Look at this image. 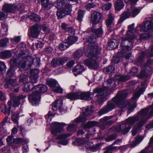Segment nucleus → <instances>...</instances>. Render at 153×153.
I'll return each mask as SVG.
<instances>
[{
  "label": "nucleus",
  "mask_w": 153,
  "mask_h": 153,
  "mask_svg": "<svg viewBox=\"0 0 153 153\" xmlns=\"http://www.w3.org/2000/svg\"><path fill=\"white\" fill-rule=\"evenodd\" d=\"M78 37L75 36H70L65 40L67 44L68 45V46L74 44L78 40Z\"/></svg>",
  "instance_id": "32"
},
{
  "label": "nucleus",
  "mask_w": 153,
  "mask_h": 153,
  "mask_svg": "<svg viewBox=\"0 0 153 153\" xmlns=\"http://www.w3.org/2000/svg\"><path fill=\"white\" fill-rule=\"evenodd\" d=\"M18 58L22 57L25 58L26 57L27 54L26 53V52L24 51H20L19 53L16 54Z\"/></svg>",
  "instance_id": "52"
},
{
  "label": "nucleus",
  "mask_w": 153,
  "mask_h": 153,
  "mask_svg": "<svg viewBox=\"0 0 153 153\" xmlns=\"http://www.w3.org/2000/svg\"><path fill=\"white\" fill-rule=\"evenodd\" d=\"M111 3H108L103 5L102 6V9L105 10H108L111 8Z\"/></svg>",
  "instance_id": "64"
},
{
  "label": "nucleus",
  "mask_w": 153,
  "mask_h": 153,
  "mask_svg": "<svg viewBox=\"0 0 153 153\" xmlns=\"http://www.w3.org/2000/svg\"><path fill=\"white\" fill-rule=\"evenodd\" d=\"M151 37V34L149 33H144L140 35L139 39L142 40L144 39H148Z\"/></svg>",
  "instance_id": "47"
},
{
  "label": "nucleus",
  "mask_w": 153,
  "mask_h": 153,
  "mask_svg": "<svg viewBox=\"0 0 153 153\" xmlns=\"http://www.w3.org/2000/svg\"><path fill=\"white\" fill-rule=\"evenodd\" d=\"M7 104L9 105V107L7 108L5 104L4 103H1L0 105V108L1 112L5 114H7L8 116H9L11 108V102L8 101Z\"/></svg>",
  "instance_id": "21"
},
{
  "label": "nucleus",
  "mask_w": 153,
  "mask_h": 153,
  "mask_svg": "<svg viewBox=\"0 0 153 153\" xmlns=\"http://www.w3.org/2000/svg\"><path fill=\"white\" fill-rule=\"evenodd\" d=\"M15 70L13 67H10L7 72V77H12L15 74Z\"/></svg>",
  "instance_id": "38"
},
{
  "label": "nucleus",
  "mask_w": 153,
  "mask_h": 153,
  "mask_svg": "<svg viewBox=\"0 0 153 153\" xmlns=\"http://www.w3.org/2000/svg\"><path fill=\"white\" fill-rule=\"evenodd\" d=\"M31 90L32 94L29 96V101L33 105H36L40 100L41 95L47 90V87L45 85L39 84L33 86Z\"/></svg>",
  "instance_id": "6"
},
{
  "label": "nucleus",
  "mask_w": 153,
  "mask_h": 153,
  "mask_svg": "<svg viewBox=\"0 0 153 153\" xmlns=\"http://www.w3.org/2000/svg\"><path fill=\"white\" fill-rule=\"evenodd\" d=\"M12 55V53L9 51H4L0 53V56L3 59L9 58Z\"/></svg>",
  "instance_id": "37"
},
{
  "label": "nucleus",
  "mask_w": 153,
  "mask_h": 153,
  "mask_svg": "<svg viewBox=\"0 0 153 153\" xmlns=\"http://www.w3.org/2000/svg\"><path fill=\"white\" fill-rule=\"evenodd\" d=\"M65 97L71 100L79 99L78 92H71L68 94Z\"/></svg>",
  "instance_id": "28"
},
{
  "label": "nucleus",
  "mask_w": 153,
  "mask_h": 153,
  "mask_svg": "<svg viewBox=\"0 0 153 153\" xmlns=\"http://www.w3.org/2000/svg\"><path fill=\"white\" fill-rule=\"evenodd\" d=\"M40 31L41 29L39 25L35 24L31 27V35L33 38H37Z\"/></svg>",
  "instance_id": "22"
},
{
  "label": "nucleus",
  "mask_w": 153,
  "mask_h": 153,
  "mask_svg": "<svg viewBox=\"0 0 153 153\" xmlns=\"http://www.w3.org/2000/svg\"><path fill=\"white\" fill-rule=\"evenodd\" d=\"M25 141L24 139L21 138H17L13 140V143L14 145L16 146L15 149H16L20 144L25 143Z\"/></svg>",
  "instance_id": "40"
},
{
  "label": "nucleus",
  "mask_w": 153,
  "mask_h": 153,
  "mask_svg": "<svg viewBox=\"0 0 153 153\" xmlns=\"http://www.w3.org/2000/svg\"><path fill=\"white\" fill-rule=\"evenodd\" d=\"M93 109L94 107L92 106H87L86 108H83V114L75 119L74 121L76 123L85 122L91 115L94 110Z\"/></svg>",
  "instance_id": "8"
},
{
  "label": "nucleus",
  "mask_w": 153,
  "mask_h": 153,
  "mask_svg": "<svg viewBox=\"0 0 153 153\" xmlns=\"http://www.w3.org/2000/svg\"><path fill=\"white\" fill-rule=\"evenodd\" d=\"M83 51L81 49H78L73 54V57L75 59L79 58L83 54Z\"/></svg>",
  "instance_id": "45"
},
{
  "label": "nucleus",
  "mask_w": 153,
  "mask_h": 153,
  "mask_svg": "<svg viewBox=\"0 0 153 153\" xmlns=\"http://www.w3.org/2000/svg\"><path fill=\"white\" fill-rule=\"evenodd\" d=\"M127 93L126 91H119L117 95L112 99L114 102H109L104 108L101 109L99 112L100 116L107 113L114 109L115 107L114 103L118 105L119 107L122 110H125L128 108V113L130 114L137 107V104L135 103L131 106L129 102L123 100L126 97Z\"/></svg>",
  "instance_id": "1"
},
{
  "label": "nucleus",
  "mask_w": 153,
  "mask_h": 153,
  "mask_svg": "<svg viewBox=\"0 0 153 153\" xmlns=\"http://www.w3.org/2000/svg\"><path fill=\"white\" fill-rule=\"evenodd\" d=\"M8 80L11 85L14 87L17 85V79H10Z\"/></svg>",
  "instance_id": "63"
},
{
  "label": "nucleus",
  "mask_w": 153,
  "mask_h": 153,
  "mask_svg": "<svg viewBox=\"0 0 153 153\" xmlns=\"http://www.w3.org/2000/svg\"><path fill=\"white\" fill-rule=\"evenodd\" d=\"M134 27V24L129 25L128 26V30L127 32V35H130L128 36L127 39L126 38H121L122 42L120 45L121 48V53L122 56L124 55V53L131 50L133 47V44L134 43L135 37L134 36L130 35V34L132 32Z\"/></svg>",
  "instance_id": "5"
},
{
  "label": "nucleus",
  "mask_w": 153,
  "mask_h": 153,
  "mask_svg": "<svg viewBox=\"0 0 153 153\" xmlns=\"http://www.w3.org/2000/svg\"><path fill=\"white\" fill-rule=\"evenodd\" d=\"M91 31L93 33H94L96 37H98L101 36L103 34V30L101 26H100V27L97 29L92 28Z\"/></svg>",
  "instance_id": "26"
},
{
  "label": "nucleus",
  "mask_w": 153,
  "mask_h": 153,
  "mask_svg": "<svg viewBox=\"0 0 153 153\" xmlns=\"http://www.w3.org/2000/svg\"><path fill=\"white\" fill-rule=\"evenodd\" d=\"M115 66L114 65H111L107 67L106 70V72L107 73H114L115 71Z\"/></svg>",
  "instance_id": "55"
},
{
  "label": "nucleus",
  "mask_w": 153,
  "mask_h": 153,
  "mask_svg": "<svg viewBox=\"0 0 153 153\" xmlns=\"http://www.w3.org/2000/svg\"><path fill=\"white\" fill-rule=\"evenodd\" d=\"M12 120L14 123L16 124L18 126V116L17 114H13L12 117Z\"/></svg>",
  "instance_id": "56"
},
{
  "label": "nucleus",
  "mask_w": 153,
  "mask_h": 153,
  "mask_svg": "<svg viewBox=\"0 0 153 153\" xmlns=\"http://www.w3.org/2000/svg\"><path fill=\"white\" fill-rule=\"evenodd\" d=\"M35 60L34 58L29 56L19 61L17 66L19 70L22 71H26L27 68H30L34 64Z\"/></svg>",
  "instance_id": "9"
},
{
  "label": "nucleus",
  "mask_w": 153,
  "mask_h": 153,
  "mask_svg": "<svg viewBox=\"0 0 153 153\" xmlns=\"http://www.w3.org/2000/svg\"><path fill=\"white\" fill-rule=\"evenodd\" d=\"M108 91V89L107 87H97L93 89V92L89 91L78 92L79 99L89 101L93 98L94 95L96 94L94 96V99L92 102L95 103L96 105L100 104L106 100V96L107 94Z\"/></svg>",
  "instance_id": "2"
},
{
  "label": "nucleus",
  "mask_w": 153,
  "mask_h": 153,
  "mask_svg": "<svg viewBox=\"0 0 153 153\" xmlns=\"http://www.w3.org/2000/svg\"><path fill=\"white\" fill-rule=\"evenodd\" d=\"M84 139L79 138L76 140L74 141L73 143V144L74 145H78L84 143Z\"/></svg>",
  "instance_id": "50"
},
{
  "label": "nucleus",
  "mask_w": 153,
  "mask_h": 153,
  "mask_svg": "<svg viewBox=\"0 0 153 153\" xmlns=\"http://www.w3.org/2000/svg\"><path fill=\"white\" fill-rule=\"evenodd\" d=\"M42 5L45 9H48L50 8L51 4L49 0H40Z\"/></svg>",
  "instance_id": "42"
},
{
  "label": "nucleus",
  "mask_w": 153,
  "mask_h": 153,
  "mask_svg": "<svg viewBox=\"0 0 153 153\" xmlns=\"http://www.w3.org/2000/svg\"><path fill=\"white\" fill-rule=\"evenodd\" d=\"M85 11L84 10H78L77 19L80 22L82 21L83 18L85 14Z\"/></svg>",
  "instance_id": "41"
},
{
  "label": "nucleus",
  "mask_w": 153,
  "mask_h": 153,
  "mask_svg": "<svg viewBox=\"0 0 153 153\" xmlns=\"http://www.w3.org/2000/svg\"><path fill=\"white\" fill-rule=\"evenodd\" d=\"M148 72L145 70L144 69H142L139 75V77L140 78H144L146 77L148 75Z\"/></svg>",
  "instance_id": "48"
},
{
  "label": "nucleus",
  "mask_w": 153,
  "mask_h": 153,
  "mask_svg": "<svg viewBox=\"0 0 153 153\" xmlns=\"http://www.w3.org/2000/svg\"><path fill=\"white\" fill-rule=\"evenodd\" d=\"M122 139H118L114 141L113 143L109 146L106 148V149L104 153H111V151H113L116 149L117 147L113 146L115 144L119 145L120 143L122 142Z\"/></svg>",
  "instance_id": "23"
},
{
  "label": "nucleus",
  "mask_w": 153,
  "mask_h": 153,
  "mask_svg": "<svg viewBox=\"0 0 153 153\" xmlns=\"http://www.w3.org/2000/svg\"><path fill=\"white\" fill-rule=\"evenodd\" d=\"M139 119V117L137 115L129 117L126 120L125 123L117 126L115 130L121 134H125L129 132L131 128V127L129 125L134 124Z\"/></svg>",
  "instance_id": "7"
},
{
  "label": "nucleus",
  "mask_w": 153,
  "mask_h": 153,
  "mask_svg": "<svg viewBox=\"0 0 153 153\" xmlns=\"http://www.w3.org/2000/svg\"><path fill=\"white\" fill-rule=\"evenodd\" d=\"M141 32H149L153 31V20L150 19L146 20L139 26Z\"/></svg>",
  "instance_id": "12"
},
{
  "label": "nucleus",
  "mask_w": 153,
  "mask_h": 153,
  "mask_svg": "<svg viewBox=\"0 0 153 153\" xmlns=\"http://www.w3.org/2000/svg\"><path fill=\"white\" fill-rule=\"evenodd\" d=\"M71 11V5L69 4H66L61 9H58L56 15L59 18L62 19L67 15H70Z\"/></svg>",
  "instance_id": "11"
},
{
  "label": "nucleus",
  "mask_w": 153,
  "mask_h": 153,
  "mask_svg": "<svg viewBox=\"0 0 153 153\" xmlns=\"http://www.w3.org/2000/svg\"><path fill=\"white\" fill-rule=\"evenodd\" d=\"M85 70L84 67L80 65H76L73 70L74 74L76 76V74H80Z\"/></svg>",
  "instance_id": "29"
},
{
  "label": "nucleus",
  "mask_w": 153,
  "mask_h": 153,
  "mask_svg": "<svg viewBox=\"0 0 153 153\" xmlns=\"http://www.w3.org/2000/svg\"><path fill=\"white\" fill-rule=\"evenodd\" d=\"M83 40L89 42L85 55L89 57L98 59L101 56V48L96 42V37L94 35L91 34L90 36L83 38Z\"/></svg>",
  "instance_id": "4"
},
{
  "label": "nucleus",
  "mask_w": 153,
  "mask_h": 153,
  "mask_svg": "<svg viewBox=\"0 0 153 153\" xmlns=\"http://www.w3.org/2000/svg\"><path fill=\"white\" fill-rule=\"evenodd\" d=\"M51 125L53 128L52 133L54 136H56L58 133L62 131L63 127L66 124L64 123L54 122L52 123Z\"/></svg>",
  "instance_id": "14"
},
{
  "label": "nucleus",
  "mask_w": 153,
  "mask_h": 153,
  "mask_svg": "<svg viewBox=\"0 0 153 153\" xmlns=\"http://www.w3.org/2000/svg\"><path fill=\"white\" fill-rule=\"evenodd\" d=\"M28 17L30 20L36 22H39L41 19V17L33 13H29Z\"/></svg>",
  "instance_id": "27"
},
{
  "label": "nucleus",
  "mask_w": 153,
  "mask_h": 153,
  "mask_svg": "<svg viewBox=\"0 0 153 153\" xmlns=\"http://www.w3.org/2000/svg\"><path fill=\"white\" fill-rule=\"evenodd\" d=\"M114 78L115 79L120 82H125L130 79V77L128 75H117L115 76Z\"/></svg>",
  "instance_id": "33"
},
{
  "label": "nucleus",
  "mask_w": 153,
  "mask_h": 153,
  "mask_svg": "<svg viewBox=\"0 0 153 153\" xmlns=\"http://www.w3.org/2000/svg\"><path fill=\"white\" fill-rule=\"evenodd\" d=\"M145 89L144 88H140L138 91L136 92L132 96V98L133 100L138 99L140 96L141 93L144 92Z\"/></svg>",
  "instance_id": "36"
},
{
  "label": "nucleus",
  "mask_w": 153,
  "mask_h": 153,
  "mask_svg": "<svg viewBox=\"0 0 153 153\" xmlns=\"http://www.w3.org/2000/svg\"><path fill=\"white\" fill-rule=\"evenodd\" d=\"M102 15L99 12L93 11L91 14V16L89 18L90 22L93 25L98 23L102 19Z\"/></svg>",
  "instance_id": "13"
},
{
  "label": "nucleus",
  "mask_w": 153,
  "mask_h": 153,
  "mask_svg": "<svg viewBox=\"0 0 153 153\" xmlns=\"http://www.w3.org/2000/svg\"><path fill=\"white\" fill-rule=\"evenodd\" d=\"M46 82L47 84L51 88L53 92L58 93H62V89L59 86L57 82L55 80H48Z\"/></svg>",
  "instance_id": "15"
},
{
  "label": "nucleus",
  "mask_w": 153,
  "mask_h": 153,
  "mask_svg": "<svg viewBox=\"0 0 153 153\" xmlns=\"http://www.w3.org/2000/svg\"><path fill=\"white\" fill-rule=\"evenodd\" d=\"M151 95L153 97V93L151 94ZM138 114L140 117H142V119L137 123L132 129V134L134 136L142 129L143 125L148 120L151 116H153V103L149 107L142 109L138 112Z\"/></svg>",
  "instance_id": "3"
},
{
  "label": "nucleus",
  "mask_w": 153,
  "mask_h": 153,
  "mask_svg": "<svg viewBox=\"0 0 153 153\" xmlns=\"http://www.w3.org/2000/svg\"><path fill=\"white\" fill-rule=\"evenodd\" d=\"M119 43L117 40L113 39L110 41L109 44V47L111 49H113L117 48Z\"/></svg>",
  "instance_id": "35"
},
{
  "label": "nucleus",
  "mask_w": 153,
  "mask_h": 153,
  "mask_svg": "<svg viewBox=\"0 0 153 153\" xmlns=\"http://www.w3.org/2000/svg\"><path fill=\"white\" fill-rule=\"evenodd\" d=\"M130 12L131 16L132 17H135L138 15L140 11V9L138 8H135L132 9H130Z\"/></svg>",
  "instance_id": "43"
},
{
  "label": "nucleus",
  "mask_w": 153,
  "mask_h": 153,
  "mask_svg": "<svg viewBox=\"0 0 153 153\" xmlns=\"http://www.w3.org/2000/svg\"><path fill=\"white\" fill-rule=\"evenodd\" d=\"M18 59L16 58H13L10 60V64L11 65L10 67H17L18 65L17 62Z\"/></svg>",
  "instance_id": "51"
},
{
  "label": "nucleus",
  "mask_w": 153,
  "mask_h": 153,
  "mask_svg": "<svg viewBox=\"0 0 153 153\" xmlns=\"http://www.w3.org/2000/svg\"><path fill=\"white\" fill-rule=\"evenodd\" d=\"M144 137L142 136H137L135 139V140L133 141L131 144V146L132 147H134L137 144L139 143L143 139Z\"/></svg>",
  "instance_id": "39"
},
{
  "label": "nucleus",
  "mask_w": 153,
  "mask_h": 153,
  "mask_svg": "<svg viewBox=\"0 0 153 153\" xmlns=\"http://www.w3.org/2000/svg\"><path fill=\"white\" fill-rule=\"evenodd\" d=\"M62 101L61 99H58L53 102L51 105V110L46 115L45 118L47 119H49L51 116L54 115L55 113L54 112L56 111L58 108L60 112L62 111Z\"/></svg>",
  "instance_id": "10"
},
{
  "label": "nucleus",
  "mask_w": 153,
  "mask_h": 153,
  "mask_svg": "<svg viewBox=\"0 0 153 153\" xmlns=\"http://www.w3.org/2000/svg\"><path fill=\"white\" fill-rule=\"evenodd\" d=\"M114 17L111 13H109L108 15V18L106 19V25L108 29L111 28L114 25L113 21Z\"/></svg>",
  "instance_id": "25"
},
{
  "label": "nucleus",
  "mask_w": 153,
  "mask_h": 153,
  "mask_svg": "<svg viewBox=\"0 0 153 153\" xmlns=\"http://www.w3.org/2000/svg\"><path fill=\"white\" fill-rule=\"evenodd\" d=\"M13 137L12 136H8V137L6 139V141L8 144L12 146L13 149H15L16 147V146L14 145L13 143V140L14 139H13Z\"/></svg>",
  "instance_id": "44"
},
{
  "label": "nucleus",
  "mask_w": 153,
  "mask_h": 153,
  "mask_svg": "<svg viewBox=\"0 0 153 153\" xmlns=\"http://www.w3.org/2000/svg\"><path fill=\"white\" fill-rule=\"evenodd\" d=\"M68 47V45L65 42L61 43L59 46V49L61 50H64Z\"/></svg>",
  "instance_id": "53"
},
{
  "label": "nucleus",
  "mask_w": 153,
  "mask_h": 153,
  "mask_svg": "<svg viewBox=\"0 0 153 153\" xmlns=\"http://www.w3.org/2000/svg\"><path fill=\"white\" fill-rule=\"evenodd\" d=\"M58 62L59 63L60 65H62L67 62L68 58L66 57H63L58 59Z\"/></svg>",
  "instance_id": "60"
},
{
  "label": "nucleus",
  "mask_w": 153,
  "mask_h": 153,
  "mask_svg": "<svg viewBox=\"0 0 153 153\" xmlns=\"http://www.w3.org/2000/svg\"><path fill=\"white\" fill-rule=\"evenodd\" d=\"M76 126L74 124L69 125L67 127V129L68 131H74L76 129Z\"/></svg>",
  "instance_id": "58"
},
{
  "label": "nucleus",
  "mask_w": 153,
  "mask_h": 153,
  "mask_svg": "<svg viewBox=\"0 0 153 153\" xmlns=\"http://www.w3.org/2000/svg\"><path fill=\"white\" fill-rule=\"evenodd\" d=\"M3 9L7 12L13 13L18 10L17 7L15 4H5L3 6Z\"/></svg>",
  "instance_id": "18"
},
{
  "label": "nucleus",
  "mask_w": 153,
  "mask_h": 153,
  "mask_svg": "<svg viewBox=\"0 0 153 153\" xmlns=\"http://www.w3.org/2000/svg\"><path fill=\"white\" fill-rule=\"evenodd\" d=\"M89 57V58L85 60V65L90 68L96 69L99 67L98 62L96 61L95 58Z\"/></svg>",
  "instance_id": "16"
},
{
  "label": "nucleus",
  "mask_w": 153,
  "mask_h": 153,
  "mask_svg": "<svg viewBox=\"0 0 153 153\" xmlns=\"http://www.w3.org/2000/svg\"><path fill=\"white\" fill-rule=\"evenodd\" d=\"M127 10L124 11L120 15V18L118 22V24H120L126 19L128 18L131 16L130 9L127 8Z\"/></svg>",
  "instance_id": "24"
},
{
  "label": "nucleus",
  "mask_w": 153,
  "mask_h": 153,
  "mask_svg": "<svg viewBox=\"0 0 153 153\" xmlns=\"http://www.w3.org/2000/svg\"><path fill=\"white\" fill-rule=\"evenodd\" d=\"M19 80L20 82L26 84L25 86L27 84V82L28 81V77L25 74H22L19 77Z\"/></svg>",
  "instance_id": "46"
},
{
  "label": "nucleus",
  "mask_w": 153,
  "mask_h": 153,
  "mask_svg": "<svg viewBox=\"0 0 153 153\" xmlns=\"http://www.w3.org/2000/svg\"><path fill=\"white\" fill-rule=\"evenodd\" d=\"M89 134H86L85 135V137L84 138V143L83 144L87 149H89L94 152L98 150V147L97 146H93L92 143L87 142L89 138Z\"/></svg>",
  "instance_id": "19"
},
{
  "label": "nucleus",
  "mask_w": 153,
  "mask_h": 153,
  "mask_svg": "<svg viewBox=\"0 0 153 153\" xmlns=\"http://www.w3.org/2000/svg\"><path fill=\"white\" fill-rule=\"evenodd\" d=\"M21 39L20 36H16L11 39V41L14 43H17L19 42Z\"/></svg>",
  "instance_id": "61"
},
{
  "label": "nucleus",
  "mask_w": 153,
  "mask_h": 153,
  "mask_svg": "<svg viewBox=\"0 0 153 153\" xmlns=\"http://www.w3.org/2000/svg\"><path fill=\"white\" fill-rule=\"evenodd\" d=\"M117 137V135L115 134H112L108 136L105 138L107 142H109L116 139Z\"/></svg>",
  "instance_id": "49"
},
{
  "label": "nucleus",
  "mask_w": 153,
  "mask_h": 153,
  "mask_svg": "<svg viewBox=\"0 0 153 153\" xmlns=\"http://www.w3.org/2000/svg\"><path fill=\"white\" fill-rule=\"evenodd\" d=\"M51 66L53 67L59 66V63L58 62V59H53L51 62Z\"/></svg>",
  "instance_id": "57"
},
{
  "label": "nucleus",
  "mask_w": 153,
  "mask_h": 153,
  "mask_svg": "<svg viewBox=\"0 0 153 153\" xmlns=\"http://www.w3.org/2000/svg\"><path fill=\"white\" fill-rule=\"evenodd\" d=\"M98 124V122L96 121L88 122L84 126L83 129L85 131L92 127H94Z\"/></svg>",
  "instance_id": "31"
},
{
  "label": "nucleus",
  "mask_w": 153,
  "mask_h": 153,
  "mask_svg": "<svg viewBox=\"0 0 153 153\" xmlns=\"http://www.w3.org/2000/svg\"><path fill=\"white\" fill-rule=\"evenodd\" d=\"M71 135L69 134H64L59 135L56 138V139L60 140L57 141V143L59 144H61L63 145H67L68 143V142L67 140L65 139Z\"/></svg>",
  "instance_id": "20"
},
{
  "label": "nucleus",
  "mask_w": 153,
  "mask_h": 153,
  "mask_svg": "<svg viewBox=\"0 0 153 153\" xmlns=\"http://www.w3.org/2000/svg\"><path fill=\"white\" fill-rule=\"evenodd\" d=\"M39 72V70L36 69H31L30 71V83L32 84V86L33 83L37 82L38 78V74Z\"/></svg>",
  "instance_id": "17"
},
{
  "label": "nucleus",
  "mask_w": 153,
  "mask_h": 153,
  "mask_svg": "<svg viewBox=\"0 0 153 153\" xmlns=\"http://www.w3.org/2000/svg\"><path fill=\"white\" fill-rule=\"evenodd\" d=\"M26 97V95L24 96L21 95L17 97L14 100V103L13 104V106L15 107L18 106L20 103V100L25 99Z\"/></svg>",
  "instance_id": "30"
},
{
  "label": "nucleus",
  "mask_w": 153,
  "mask_h": 153,
  "mask_svg": "<svg viewBox=\"0 0 153 153\" xmlns=\"http://www.w3.org/2000/svg\"><path fill=\"white\" fill-rule=\"evenodd\" d=\"M108 87L112 86L114 87L116 86L114 80L112 78L108 79L107 82Z\"/></svg>",
  "instance_id": "54"
},
{
  "label": "nucleus",
  "mask_w": 153,
  "mask_h": 153,
  "mask_svg": "<svg viewBox=\"0 0 153 153\" xmlns=\"http://www.w3.org/2000/svg\"><path fill=\"white\" fill-rule=\"evenodd\" d=\"M6 66L3 62L0 63V71L2 73L4 72L6 69Z\"/></svg>",
  "instance_id": "62"
},
{
  "label": "nucleus",
  "mask_w": 153,
  "mask_h": 153,
  "mask_svg": "<svg viewBox=\"0 0 153 153\" xmlns=\"http://www.w3.org/2000/svg\"><path fill=\"white\" fill-rule=\"evenodd\" d=\"M114 5L115 9L119 11L123 7L124 4L122 0H117L115 3Z\"/></svg>",
  "instance_id": "34"
},
{
  "label": "nucleus",
  "mask_w": 153,
  "mask_h": 153,
  "mask_svg": "<svg viewBox=\"0 0 153 153\" xmlns=\"http://www.w3.org/2000/svg\"><path fill=\"white\" fill-rule=\"evenodd\" d=\"M9 42L8 39L5 38L1 39L0 41V46L3 47L5 46Z\"/></svg>",
  "instance_id": "59"
}]
</instances>
